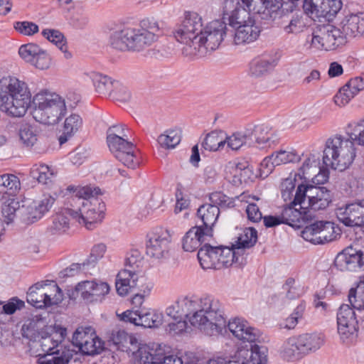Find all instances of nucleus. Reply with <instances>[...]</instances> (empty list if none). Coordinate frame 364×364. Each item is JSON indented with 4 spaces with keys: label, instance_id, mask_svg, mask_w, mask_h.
I'll return each instance as SVG.
<instances>
[{
    "label": "nucleus",
    "instance_id": "nucleus-58",
    "mask_svg": "<svg viewBox=\"0 0 364 364\" xmlns=\"http://www.w3.org/2000/svg\"><path fill=\"white\" fill-rule=\"evenodd\" d=\"M348 298L351 308L364 309V279L359 282L356 287L350 289Z\"/></svg>",
    "mask_w": 364,
    "mask_h": 364
},
{
    "label": "nucleus",
    "instance_id": "nucleus-33",
    "mask_svg": "<svg viewBox=\"0 0 364 364\" xmlns=\"http://www.w3.org/2000/svg\"><path fill=\"white\" fill-rule=\"evenodd\" d=\"M197 215L201 219L203 225L201 226L205 232L212 235L213 227L215 224L220 215V208L216 205L203 204L199 207Z\"/></svg>",
    "mask_w": 364,
    "mask_h": 364
},
{
    "label": "nucleus",
    "instance_id": "nucleus-5",
    "mask_svg": "<svg viewBox=\"0 0 364 364\" xmlns=\"http://www.w3.org/2000/svg\"><path fill=\"white\" fill-rule=\"evenodd\" d=\"M191 325L210 336L225 333L226 319L220 301L211 296L201 297L199 310L192 317Z\"/></svg>",
    "mask_w": 364,
    "mask_h": 364
},
{
    "label": "nucleus",
    "instance_id": "nucleus-29",
    "mask_svg": "<svg viewBox=\"0 0 364 364\" xmlns=\"http://www.w3.org/2000/svg\"><path fill=\"white\" fill-rule=\"evenodd\" d=\"M260 32V28L255 21H252V23L238 26L235 28L233 42L235 45L250 43L258 38Z\"/></svg>",
    "mask_w": 364,
    "mask_h": 364
},
{
    "label": "nucleus",
    "instance_id": "nucleus-30",
    "mask_svg": "<svg viewBox=\"0 0 364 364\" xmlns=\"http://www.w3.org/2000/svg\"><path fill=\"white\" fill-rule=\"evenodd\" d=\"M205 232L201 226L191 228L183 237V249L186 252H193L197 250L205 237L212 236L211 234Z\"/></svg>",
    "mask_w": 364,
    "mask_h": 364
},
{
    "label": "nucleus",
    "instance_id": "nucleus-19",
    "mask_svg": "<svg viewBox=\"0 0 364 364\" xmlns=\"http://www.w3.org/2000/svg\"><path fill=\"white\" fill-rule=\"evenodd\" d=\"M109 342L116 346L118 350L128 354L131 353L135 362L140 363L141 356H139V352L144 345L139 344L137 340L132 336L129 335L125 331L113 330Z\"/></svg>",
    "mask_w": 364,
    "mask_h": 364
},
{
    "label": "nucleus",
    "instance_id": "nucleus-46",
    "mask_svg": "<svg viewBox=\"0 0 364 364\" xmlns=\"http://www.w3.org/2000/svg\"><path fill=\"white\" fill-rule=\"evenodd\" d=\"M257 241V231L253 228H247L242 230L233 247L242 255L246 249L253 247Z\"/></svg>",
    "mask_w": 364,
    "mask_h": 364
},
{
    "label": "nucleus",
    "instance_id": "nucleus-55",
    "mask_svg": "<svg viewBox=\"0 0 364 364\" xmlns=\"http://www.w3.org/2000/svg\"><path fill=\"white\" fill-rule=\"evenodd\" d=\"M163 314L153 309H141L140 326L145 328H157L162 324Z\"/></svg>",
    "mask_w": 364,
    "mask_h": 364
},
{
    "label": "nucleus",
    "instance_id": "nucleus-49",
    "mask_svg": "<svg viewBox=\"0 0 364 364\" xmlns=\"http://www.w3.org/2000/svg\"><path fill=\"white\" fill-rule=\"evenodd\" d=\"M277 65V60L269 56L254 60L250 68V73L253 77H260L272 69Z\"/></svg>",
    "mask_w": 364,
    "mask_h": 364
},
{
    "label": "nucleus",
    "instance_id": "nucleus-44",
    "mask_svg": "<svg viewBox=\"0 0 364 364\" xmlns=\"http://www.w3.org/2000/svg\"><path fill=\"white\" fill-rule=\"evenodd\" d=\"M242 4L257 14H269L279 8V0H241Z\"/></svg>",
    "mask_w": 364,
    "mask_h": 364
},
{
    "label": "nucleus",
    "instance_id": "nucleus-28",
    "mask_svg": "<svg viewBox=\"0 0 364 364\" xmlns=\"http://www.w3.org/2000/svg\"><path fill=\"white\" fill-rule=\"evenodd\" d=\"M339 26L345 41L348 37L354 38L362 35L364 33V13L346 16Z\"/></svg>",
    "mask_w": 364,
    "mask_h": 364
},
{
    "label": "nucleus",
    "instance_id": "nucleus-43",
    "mask_svg": "<svg viewBox=\"0 0 364 364\" xmlns=\"http://www.w3.org/2000/svg\"><path fill=\"white\" fill-rule=\"evenodd\" d=\"M303 355L319 349L323 343L322 337L317 333H304L297 336Z\"/></svg>",
    "mask_w": 364,
    "mask_h": 364
},
{
    "label": "nucleus",
    "instance_id": "nucleus-1",
    "mask_svg": "<svg viewBox=\"0 0 364 364\" xmlns=\"http://www.w3.org/2000/svg\"><path fill=\"white\" fill-rule=\"evenodd\" d=\"M226 24L220 20L205 24L201 15L188 11L173 33L178 42L185 45L184 55L201 58L219 47L226 34Z\"/></svg>",
    "mask_w": 364,
    "mask_h": 364
},
{
    "label": "nucleus",
    "instance_id": "nucleus-48",
    "mask_svg": "<svg viewBox=\"0 0 364 364\" xmlns=\"http://www.w3.org/2000/svg\"><path fill=\"white\" fill-rule=\"evenodd\" d=\"M252 132L247 130L236 132L229 136L225 138V144L232 150L237 151L245 146H250Z\"/></svg>",
    "mask_w": 364,
    "mask_h": 364
},
{
    "label": "nucleus",
    "instance_id": "nucleus-25",
    "mask_svg": "<svg viewBox=\"0 0 364 364\" xmlns=\"http://www.w3.org/2000/svg\"><path fill=\"white\" fill-rule=\"evenodd\" d=\"M266 349L257 345L242 348L232 358V364H267Z\"/></svg>",
    "mask_w": 364,
    "mask_h": 364
},
{
    "label": "nucleus",
    "instance_id": "nucleus-53",
    "mask_svg": "<svg viewBox=\"0 0 364 364\" xmlns=\"http://www.w3.org/2000/svg\"><path fill=\"white\" fill-rule=\"evenodd\" d=\"M27 301L38 309L48 306L43 282H38L29 288L27 293Z\"/></svg>",
    "mask_w": 364,
    "mask_h": 364
},
{
    "label": "nucleus",
    "instance_id": "nucleus-8",
    "mask_svg": "<svg viewBox=\"0 0 364 364\" xmlns=\"http://www.w3.org/2000/svg\"><path fill=\"white\" fill-rule=\"evenodd\" d=\"M331 202L330 191L325 187L308 184H299L294 198V205L310 210L326 209Z\"/></svg>",
    "mask_w": 364,
    "mask_h": 364
},
{
    "label": "nucleus",
    "instance_id": "nucleus-39",
    "mask_svg": "<svg viewBox=\"0 0 364 364\" xmlns=\"http://www.w3.org/2000/svg\"><path fill=\"white\" fill-rule=\"evenodd\" d=\"M283 223L293 226L294 223H299L311 215H308L306 210L301 209L299 205H294V200L290 205L285 207L281 214Z\"/></svg>",
    "mask_w": 364,
    "mask_h": 364
},
{
    "label": "nucleus",
    "instance_id": "nucleus-37",
    "mask_svg": "<svg viewBox=\"0 0 364 364\" xmlns=\"http://www.w3.org/2000/svg\"><path fill=\"white\" fill-rule=\"evenodd\" d=\"M197 256L203 269H219L217 247L205 245L199 249Z\"/></svg>",
    "mask_w": 364,
    "mask_h": 364
},
{
    "label": "nucleus",
    "instance_id": "nucleus-60",
    "mask_svg": "<svg viewBox=\"0 0 364 364\" xmlns=\"http://www.w3.org/2000/svg\"><path fill=\"white\" fill-rule=\"evenodd\" d=\"M18 136L23 145L33 146L38 140L37 130L28 124H23L18 130Z\"/></svg>",
    "mask_w": 364,
    "mask_h": 364
},
{
    "label": "nucleus",
    "instance_id": "nucleus-14",
    "mask_svg": "<svg viewBox=\"0 0 364 364\" xmlns=\"http://www.w3.org/2000/svg\"><path fill=\"white\" fill-rule=\"evenodd\" d=\"M55 200L50 194H43L37 200L26 201L20 210L23 221L27 224L37 222L51 209Z\"/></svg>",
    "mask_w": 364,
    "mask_h": 364
},
{
    "label": "nucleus",
    "instance_id": "nucleus-22",
    "mask_svg": "<svg viewBox=\"0 0 364 364\" xmlns=\"http://www.w3.org/2000/svg\"><path fill=\"white\" fill-rule=\"evenodd\" d=\"M363 253L351 246L339 252L334 259V266L340 271L356 272L363 265Z\"/></svg>",
    "mask_w": 364,
    "mask_h": 364
},
{
    "label": "nucleus",
    "instance_id": "nucleus-16",
    "mask_svg": "<svg viewBox=\"0 0 364 364\" xmlns=\"http://www.w3.org/2000/svg\"><path fill=\"white\" fill-rule=\"evenodd\" d=\"M109 151L114 157L128 168H135L139 166V161L135 154V146L128 138L107 141Z\"/></svg>",
    "mask_w": 364,
    "mask_h": 364
},
{
    "label": "nucleus",
    "instance_id": "nucleus-32",
    "mask_svg": "<svg viewBox=\"0 0 364 364\" xmlns=\"http://www.w3.org/2000/svg\"><path fill=\"white\" fill-rule=\"evenodd\" d=\"M320 164L318 154H308L304 156L302 165L295 173L300 181H309V178L318 171Z\"/></svg>",
    "mask_w": 364,
    "mask_h": 364
},
{
    "label": "nucleus",
    "instance_id": "nucleus-52",
    "mask_svg": "<svg viewBox=\"0 0 364 364\" xmlns=\"http://www.w3.org/2000/svg\"><path fill=\"white\" fill-rule=\"evenodd\" d=\"M219 269L223 267H228L234 262H239V257L242 255L237 252L233 244L231 247L220 246L217 247Z\"/></svg>",
    "mask_w": 364,
    "mask_h": 364
},
{
    "label": "nucleus",
    "instance_id": "nucleus-36",
    "mask_svg": "<svg viewBox=\"0 0 364 364\" xmlns=\"http://www.w3.org/2000/svg\"><path fill=\"white\" fill-rule=\"evenodd\" d=\"M84 75L85 80H90L92 82L97 92L103 95L112 94L116 80L93 71L85 73Z\"/></svg>",
    "mask_w": 364,
    "mask_h": 364
},
{
    "label": "nucleus",
    "instance_id": "nucleus-9",
    "mask_svg": "<svg viewBox=\"0 0 364 364\" xmlns=\"http://www.w3.org/2000/svg\"><path fill=\"white\" fill-rule=\"evenodd\" d=\"M344 43V36L341 29L330 24L318 26L306 40L309 48L316 50H334Z\"/></svg>",
    "mask_w": 364,
    "mask_h": 364
},
{
    "label": "nucleus",
    "instance_id": "nucleus-63",
    "mask_svg": "<svg viewBox=\"0 0 364 364\" xmlns=\"http://www.w3.org/2000/svg\"><path fill=\"white\" fill-rule=\"evenodd\" d=\"M20 204L15 199H8L2 205L1 215L4 218V222L9 224L14 221L16 218V212L20 211Z\"/></svg>",
    "mask_w": 364,
    "mask_h": 364
},
{
    "label": "nucleus",
    "instance_id": "nucleus-62",
    "mask_svg": "<svg viewBox=\"0 0 364 364\" xmlns=\"http://www.w3.org/2000/svg\"><path fill=\"white\" fill-rule=\"evenodd\" d=\"M202 145L205 150L215 151L223 149L225 140L219 133L212 132L206 135Z\"/></svg>",
    "mask_w": 364,
    "mask_h": 364
},
{
    "label": "nucleus",
    "instance_id": "nucleus-24",
    "mask_svg": "<svg viewBox=\"0 0 364 364\" xmlns=\"http://www.w3.org/2000/svg\"><path fill=\"white\" fill-rule=\"evenodd\" d=\"M75 289L81 296L90 302L101 301L109 291L110 287L101 281H83L76 286Z\"/></svg>",
    "mask_w": 364,
    "mask_h": 364
},
{
    "label": "nucleus",
    "instance_id": "nucleus-54",
    "mask_svg": "<svg viewBox=\"0 0 364 364\" xmlns=\"http://www.w3.org/2000/svg\"><path fill=\"white\" fill-rule=\"evenodd\" d=\"M43 289L48 306L58 304L63 301L62 290L55 282L48 281V283H43Z\"/></svg>",
    "mask_w": 364,
    "mask_h": 364
},
{
    "label": "nucleus",
    "instance_id": "nucleus-27",
    "mask_svg": "<svg viewBox=\"0 0 364 364\" xmlns=\"http://www.w3.org/2000/svg\"><path fill=\"white\" fill-rule=\"evenodd\" d=\"M66 330L60 328L55 330L52 327L47 328L41 332L38 343L43 353H50L55 348L60 347V344L65 341Z\"/></svg>",
    "mask_w": 364,
    "mask_h": 364
},
{
    "label": "nucleus",
    "instance_id": "nucleus-17",
    "mask_svg": "<svg viewBox=\"0 0 364 364\" xmlns=\"http://www.w3.org/2000/svg\"><path fill=\"white\" fill-rule=\"evenodd\" d=\"M251 10L242 4L241 0H224L223 13L227 16L229 24L237 28L246 23H252L255 21L251 15Z\"/></svg>",
    "mask_w": 364,
    "mask_h": 364
},
{
    "label": "nucleus",
    "instance_id": "nucleus-10",
    "mask_svg": "<svg viewBox=\"0 0 364 364\" xmlns=\"http://www.w3.org/2000/svg\"><path fill=\"white\" fill-rule=\"evenodd\" d=\"M301 236L314 245L326 244L339 239L340 228L329 221H316L301 231Z\"/></svg>",
    "mask_w": 364,
    "mask_h": 364
},
{
    "label": "nucleus",
    "instance_id": "nucleus-23",
    "mask_svg": "<svg viewBox=\"0 0 364 364\" xmlns=\"http://www.w3.org/2000/svg\"><path fill=\"white\" fill-rule=\"evenodd\" d=\"M227 328L232 336L242 342L253 343L257 341L259 337V331L250 326L249 323L242 318H231L228 323H226Z\"/></svg>",
    "mask_w": 364,
    "mask_h": 364
},
{
    "label": "nucleus",
    "instance_id": "nucleus-18",
    "mask_svg": "<svg viewBox=\"0 0 364 364\" xmlns=\"http://www.w3.org/2000/svg\"><path fill=\"white\" fill-rule=\"evenodd\" d=\"M18 54L26 63L40 70L48 69L51 64V59L47 52L36 43L21 46Z\"/></svg>",
    "mask_w": 364,
    "mask_h": 364
},
{
    "label": "nucleus",
    "instance_id": "nucleus-61",
    "mask_svg": "<svg viewBox=\"0 0 364 364\" xmlns=\"http://www.w3.org/2000/svg\"><path fill=\"white\" fill-rule=\"evenodd\" d=\"M306 28V23L302 16H294L287 21H283L282 28L287 34H298Z\"/></svg>",
    "mask_w": 364,
    "mask_h": 364
},
{
    "label": "nucleus",
    "instance_id": "nucleus-50",
    "mask_svg": "<svg viewBox=\"0 0 364 364\" xmlns=\"http://www.w3.org/2000/svg\"><path fill=\"white\" fill-rule=\"evenodd\" d=\"M181 134L178 128L167 129L158 136L157 142L163 149H173L181 142Z\"/></svg>",
    "mask_w": 364,
    "mask_h": 364
},
{
    "label": "nucleus",
    "instance_id": "nucleus-15",
    "mask_svg": "<svg viewBox=\"0 0 364 364\" xmlns=\"http://www.w3.org/2000/svg\"><path fill=\"white\" fill-rule=\"evenodd\" d=\"M341 0H304V11L311 18H318L319 21H332L342 8Z\"/></svg>",
    "mask_w": 364,
    "mask_h": 364
},
{
    "label": "nucleus",
    "instance_id": "nucleus-57",
    "mask_svg": "<svg viewBox=\"0 0 364 364\" xmlns=\"http://www.w3.org/2000/svg\"><path fill=\"white\" fill-rule=\"evenodd\" d=\"M304 184L303 181H300L297 174L291 173L289 176L284 178L281 183L282 197L284 200H291L294 196L293 192L296 186Z\"/></svg>",
    "mask_w": 364,
    "mask_h": 364
},
{
    "label": "nucleus",
    "instance_id": "nucleus-51",
    "mask_svg": "<svg viewBox=\"0 0 364 364\" xmlns=\"http://www.w3.org/2000/svg\"><path fill=\"white\" fill-rule=\"evenodd\" d=\"M31 176L36 179L38 183L48 185L53 182L55 177L54 170L46 164H35L31 169Z\"/></svg>",
    "mask_w": 364,
    "mask_h": 364
},
{
    "label": "nucleus",
    "instance_id": "nucleus-3",
    "mask_svg": "<svg viewBox=\"0 0 364 364\" xmlns=\"http://www.w3.org/2000/svg\"><path fill=\"white\" fill-rule=\"evenodd\" d=\"M73 191L69 198L73 219L80 224H83L88 230H92L97 223H101L105 211V203L97 196L100 195L99 188L83 186L68 188Z\"/></svg>",
    "mask_w": 364,
    "mask_h": 364
},
{
    "label": "nucleus",
    "instance_id": "nucleus-20",
    "mask_svg": "<svg viewBox=\"0 0 364 364\" xmlns=\"http://www.w3.org/2000/svg\"><path fill=\"white\" fill-rule=\"evenodd\" d=\"M141 356L139 364H183L181 357L176 355H166L158 345L144 346L139 352Z\"/></svg>",
    "mask_w": 364,
    "mask_h": 364
},
{
    "label": "nucleus",
    "instance_id": "nucleus-42",
    "mask_svg": "<svg viewBox=\"0 0 364 364\" xmlns=\"http://www.w3.org/2000/svg\"><path fill=\"white\" fill-rule=\"evenodd\" d=\"M176 305L181 311L183 317L188 318L191 323V318L195 315V312L199 310L200 299L195 296H186L179 299Z\"/></svg>",
    "mask_w": 364,
    "mask_h": 364
},
{
    "label": "nucleus",
    "instance_id": "nucleus-56",
    "mask_svg": "<svg viewBox=\"0 0 364 364\" xmlns=\"http://www.w3.org/2000/svg\"><path fill=\"white\" fill-rule=\"evenodd\" d=\"M42 35L55 44L64 53L65 58L68 59L71 57V53L67 50L66 41L61 32L54 29H45L42 31Z\"/></svg>",
    "mask_w": 364,
    "mask_h": 364
},
{
    "label": "nucleus",
    "instance_id": "nucleus-38",
    "mask_svg": "<svg viewBox=\"0 0 364 364\" xmlns=\"http://www.w3.org/2000/svg\"><path fill=\"white\" fill-rule=\"evenodd\" d=\"M228 169L230 175V181L235 186L241 185L243 182L246 183L252 174L247 162H230Z\"/></svg>",
    "mask_w": 364,
    "mask_h": 364
},
{
    "label": "nucleus",
    "instance_id": "nucleus-31",
    "mask_svg": "<svg viewBox=\"0 0 364 364\" xmlns=\"http://www.w3.org/2000/svg\"><path fill=\"white\" fill-rule=\"evenodd\" d=\"M247 130L252 132L251 144L256 143L259 148L270 146L276 141L274 134L267 125H256L254 127L247 128Z\"/></svg>",
    "mask_w": 364,
    "mask_h": 364
},
{
    "label": "nucleus",
    "instance_id": "nucleus-21",
    "mask_svg": "<svg viewBox=\"0 0 364 364\" xmlns=\"http://www.w3.org/2000/svg\"><path fill=\"white\" fill-rule=\"evenodd\" d=\"M338 219L346 226L364 225V201L346 204L336 209Z\"/></svg>",
    "mask_w": 364,
    "mask_h": 364
},
{
    "label": "nucleus",
    "instance_id": "nucleus-47",
    "mask_svg": "<svg viewBox=\"0 0 364 364\" xmlns=\"http://www.w3.org/2000/svg\"><path fill=\"white\" fill-rule=\"evenodd\" d=\"M345 134L354 146H364V119L348 123L345 128Z\"/></svg>",
    "mask_w": 364,
    "mask_h": 364
},
{
    "label": "nucleus",
    "instance_id": "nucleus-11",
    "mask_svg": "<svg viewBox=\"0 0 364 364\" xmlns=\"http://www.w3.org/2000/svg\"><path fill=\"white\" fill-rule=\"evenodd\" d=\"M172 235L166 229H157L147 235L146 255L155 259H167L171 255Z\"/></svg>",
    "mask_w": 364,
    "mask_h": 364
},
{
    "label": "nucleus",
    "instance_id": "nucleus-45",
    "mask_svg": "<svg viewBox=\"0 0 364 364\" xmlns=\"http://www.w3.org/2000/svg\"><path fill=\"white\" fill-rule=\"evenodd\" d=\"M20 187V181L15 175L4 174L0 176V200L6 196L16 195Z\"/></svg>",
    "mask_w": 364,
    "mask_h": 364
},
{
    "label": "nucleus",
    "instance_id": "nucleus-34",
    "mask_svg": "<svg viewBox=\"0 0 364 364\" xmlns=\"http://www.w3.org/2000/svg\"><path fill=\"white\" fill-rule=\"evenodd\" d=\"M138 275L131 269H123L120 271L115 282L116 289L120 296L127 295L130 291L137 286Z\"/></svg>",
    "mask_w": 364,
    "mask_h": 364
},
{
    "label": "nucleus",
    "instance_id": "nucleus-4",
    "mask_svg": "<svg viewBox=\"0 0 364 364\" xmlns=\"http://www.w3.org/2000/svg\"><path fill=\"white\" fill-rule=\"evenodd\" d=\"M31 94L27 84L15 77L0 80V109L14 117H23L31 102Z\"/></svg>",
    "mask_w": 364,
    "mask_h": 364
},
{
    "label": "nucleus",
    "instance_id": "nucleus-59",
    "mask_svg": "<svg viewBox=\"0 0 364 364\" xmlns=\"http://www.w3.org/2000/svg\"><path fill=\"white\" fill-rule=\"evenodd\" d=\"M305 309L306 306L304 304H299L288 317L279 323V328L287 330L294 329L299 321L302 319Z\"/></svg>",
    "mask_w": 364,
    "mask_h": 364
},
{
    "label": "nucleus",
    "instance_id": "nucleus-7",
    "mask_svg": "<svg viewBox=\"0 0 364 364\" xmlns=\"http://www.w3.org/2000/svg\"><path fill=\"white\" fill-rule=\"evenodd\" d=\"M35 105L33 117L40 123L53 125L57 124L66 112L65 100L59 95L42 90L33 98Z\"/></svg>",
    "mask_w": 364,
    "mask_h": 364
},
{
    "label": "nucleus",
    "instance_id": "nucleus-35",
    "mask_svg": "<svg viewBox=\"0 0 364 364\" xmlns=\"http://www.w3.org/2000/svg\"><path fill=\"white\" fill-rule=\"evenodd\" d=\"M63 211L56 213L52 220V223L48 227V231L52 235H62L65 233L70 228V219L68 215L73 218L71 206L69 203Z\"/></svg>",
    "mask_w": 364,
    "mask_h": 364
},
{
    "label": "nucleus",
    "instance_id": "nucleus-13",
    "mask_svg": "<svg viewBox=\"0 0 364 364\" xmlns=\"http://www.w3.org/2000/svg\"><path fill=\"white\" fill-rule=\"evenodd\" d=\"M104 344L92 327L78 328L73 336L72 346L77 347L85 355L100 354L105 348Z\"/></svg>",
    "mask_w": 364,
    "mask_h": 364
},
{
    "label": "nucleus",
    "instance_id": "nucleus-64",
    "mask_svg": "<svg viewBox=\"0 0 364 364\" xmlns=\"http://www.w3.org/2000/svg\"><path fill=\"white\" fill-rule=\"evenodd\" d=\"M39 322L34 318H28L26 320L21 328V334L23 337L30 341H36L41 336L38 331Z\"/></svg>",
    "mask_w": 364,
    "mask_h": 364
},
{
    "label": "nucleus",
    "instance_id": "nucleus-41",
    "mask_svg": "<svg viewBox=\"0 0 364 364\" xmlns=\"http://www.w3.org/2000/svg\"><path fill=\"white\" fill-rule=\"evenodd\" d=\"M299 343L297 336L287 338L281 347L280 353L282 358L288 361H294L302 358L304 355Z\"/></svg>",
    "mask_w": 364,
    "mask_h": 364
},
{
    "label": "nucleus",
    "instance_id": "nucleus-12",
    "mask_svg": "<svg viewBox=\"0 0 364 364\" xmlns=\"http://www.w3.org/2000/svg\"><path fill=\"white\" fill-rule=\"evenodd\" d=\"M358 320L354 309L348 304H342L337 313V332L343 343L350 344L358 336Z\"/></svg>",
    "mask_w": 364,
    "mask_h": 364
},
{
    "label": "nucleus",
    "instance_id": "nucleus-2",
    "mask_svg": "<svg viewBox=\"0 0 364 364\" xmlns=\"http://www.w3.org/2000/svg\"><path fill=\"white\" fill-rule=\"evenodd\" d=\"M164 34L163 23L153 17L142 19L138 28L124 26L112 31L108 43L114 49L141 51L156 42Z\"/></svg>",
    "mask_w": 364,
    "mask_h": 364
},
{
    "label": "nucleus",
    "instance_id": "nucleus-40",
    "mask_svg": "<svg viewBox=\"0 0 364 364\" xmlns=\"http://www.w3.org/2000/svg\"><path fill=\"white\" fill-rule=\"evenodd\" d=\"M82 118L77 114H71L65 118L63 126V133L59 137L60 145L65 143L68 138L74 136L82 127Z\"/></svg>",
    "mask_w": 364,
    "mask_h": 364
},
{
    "label": "nucleus",
    "instance_id": "nucleus-6",
    "mask_svg": "<svg viewBox=\"0 0 364 364\" xmlns=\"http://www.w3.org/2000/svg\"><path fill=\"white\" fill-rule=\"evenodd\" d=\"M323 164L326 168L343 171L353 162L356 156L355 146L346 135L335 134L326 141Z\"/></svg>",
    "mask_w": 364,
    "mask_h": 364
},
{
    "label": "nucleus",
    "instance_id": "nucleus-26",
    "mask_svg": "<svg viewBox=\"0 0 364 364\" xmlns=\"http://www.w3.org/2000/svg\"><path fill=\"white\" fill-rule=\"evenodd\" d=\"M76 354V351L72 348V345L65 343V341L60 344V347L55 348L50 353L39 354L37 356L38 364H68Z\"/></svg>",
    "mask_w": 364,
    "mask_h": 364
}]
</instances>
